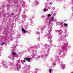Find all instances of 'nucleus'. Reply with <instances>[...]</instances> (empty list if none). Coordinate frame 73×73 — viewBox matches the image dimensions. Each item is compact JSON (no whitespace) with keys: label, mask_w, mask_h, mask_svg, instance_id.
I'll list each match as a JSON object with an SVG mask.
<instances>
[{"label":"nucleus","mask_w":73,"mask_h":73,"mask_svg":"<svg viewBox=\"0 0 73 73\" xmlns=\"http://www.w3.org/2000/svg\"><path fill=\"white\" fill-rule=\"evenodd\" d=\"M31 58H25L24 60H26V61H30V60H31Z\"/></svg>","instance_id":"1"},{"label":"nucleus","mask_w":73,"mask_h":73,"mask_svg":"<svg viewBox=\"0 0 73 73\" xmlns=\"http://www.w3.org/2000/svg\"><path fill=\"white\" fill-rule=\"evenodd\" d=\"M51 20L52 21H53L54 20V18L53 17H51Z\"/></svg>","instance_id":"2"},{"label":"nucleus","mask_w":73,"mask_h":73,"mask_svg":"<svg viewBox=\"0 0 73 73\" xmlns=\"http://www.w3.org/2000/svg\"><path fill=\"white\" fill-rule=\"evenodd\" d=\"M22 31H23V32H24L25 33H27V31H25L24 29H22Z\"/></svg>","instance_id":"3"},{"label":"nucleus","mask_w":73,"mask_h":73,"mask_svg":"<svg viewBox=\"0 0 73 73\" xmlns=\"http://www.w3.org/2000/svg\"><path fill=\"white\" fill-rule=\"evenodd\" d=\"M12 54L13 55H15V56L16 55V54L15 53H14V52H13L12 53Z\"/></svg>","instance_id":"4"},{"label":"nucleus","mask_w":73,"mask_h":73,"mask_svg":"<svg viewBox=\"0 0 73 73\" xmlns=\"http://www.w3.org/2000/svg\"><path fill=\"white\" fill-rule=\"evenodd\" d=\"M64 25L65 27H67V26H68V25H67V24H66L65 23L64 24Z\"/></svg>","instance_id":"5"},{"label":"nucleus","mask_w":73,"mask_h":73,"mask_svg":"<svg viewBox=\"0 0 73 73\" xmlns=\"http://www.w3.org/2000/svg\"><path fill=\"white\" fill-rule=\"evenodd\" d=\"M49 70L50 73H51V72H52V70H51V69H49Z\"/></svg>","instance_id":"6"},{"label":"nucleus","mask_w":73,"mask_h":73,"mask_svg":"<svg viewBox=\"0 0 73 73\" xmlns=\"http://www.w3.org/2000/svg\"><path fill=\"white\" fill-rule=\"evenodd\" d=\"M46 11V9H44V11Z\"/></svg>","instance_id":"7"},{"label":"nucleus","mask_w":73,"mask_h":73,"mask_svg":"<svg viewBox=\"0 0 73 73\" xmlns=\"http://www.w3.org/2000/svg\"><path fill=\"white\" fill-rule=\"evenodd\" d=\"M51 16V15L50 14H48V16H49V17H50Z\"/></svg>","instance_id":"8"},{"label":"nucleus","mask_w":73,"mask_h":73,"mask_svg":"<svg viewBox=\"0 0 73 73\" xmlns=\"http://www.w3.org/2000/svg\"><path fill=\"white\" fill-rule=\"evenodd\" d=\"M23 62H25V60H23Z\"/></svg>","instance_id":"9"},{"label":"nucleus","mask_w":73,"mask_h":73,"mask_svg":"<svg viewBox=\"0 0 73 73\" xmlns=\"http://www.w3.org/2000/svg\"><path fill=\"white\" fill-rule=\"evenodd\" d=\"M2 44V45H3V44H4V43L3 42Z\"/></svg>","instance_id":"10"},{"label":"nucleus","mask_w":73,"mask_h":73,"mask_svg":"<svg viewBox=\"0 0 73 73\" xmlns=\"http://www.w3.org/2000/svg\"><path fill=\"white\" fill-rule=\"evenodd\" d=\"M48 56V54H47L46 56Z\"/></svg>","instance_id":"11"},{"label":"nucleus","mask_w":73,"mask_h":73,"mask_svg":"<svg viewBox=\"0 0 73 73\" xmlns=\"http://www.w3.org/2000/svg\"><path fill=\"white\" fill-rule=\"evenodd\" d=\"M1 45H3V44H1Z\"/></svg>","instance_id":"12"},{"label":"nucleus","mask_w":73,"mask_h":73,"mask_svg":"<svg viewBox=\"0 0 73 73\" xmlns=\"http://www.w3.org/2000/svg\"><path fill=\"white\" fill-rule=\"evenodd\" d=\"M61 24H62H62H63L62 23Z\"/></svg>","instance_id":"13"}]
</instances>
